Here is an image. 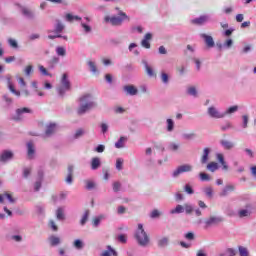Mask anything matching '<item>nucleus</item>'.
<instances>
[{"mask_svg": "<svg viewBox=\"0 0 256 256\" xmlns=\"http://www.w3.org/2000/svg\"><path fill=\"white\" fill-rule=\"evenodd\" d=\"M80 104L77 109L78 115H85L87 111H91V109H95L97 107V102L93 99V95L91 94H84L79 99Z\"/></svg>", "mask_w": 256, "mask_h": 256, "instance_id": "f257e3e1", "label": "nucleus"}, {"mask_svg": "<svg viewBox=\"0 0 256 256\" xmlns=\"http://www.w3.org/2000/svg\"><path fill=\"white\" fill-rule=\"evenodd\" d=\"M124 21H131V18L127 16V13L123 11L118 12V16H105L104 23H109L112 27H121Z\"/></svg>", "mask_w": 256, "mask_h": 256, "instance_id": "f03ea898", "label": "nucleus"}, {"mask_svg": "<svg viewBox=\"0 0 256 256\" xmlns=\"http://www.w3.org/2000/svg\"><path fill=\"white\" fill-rule=\"evenodd\" d=\"M135 239L140 247H147V245H149L151 239L147 232H145L143 224H138V228L135 232Z\"/></svg>", "mask_w": 256, "mask_h": 256, "instance_id": "7ed1b4c3", "label": "nucleus"}, {"mask_svg": "<svg viewBox=\"0 0 256 256\" xmlns=\"http://www.w3.org/2000/svg\"><path fill=\"white\" fill-rule=\"evenodd\" d=\"M67 91H71V82L67 74H63L61 84L57 87V93L60 97H65Z\"/></svg>", "mask_w": 256, "mask_h": 256, "instance_id": "20e7f679", "label": "nucleus"}, {"mask_svg": "<svg viewBox=\"0 0 256 256\" xmlns=\"http://www.w3.org/2000/svg\"><path fill=\"white\" fill-rule=\"evenodd\" d=\"M193 171V165L191 164H182L178 166L173 172L172 177L173 179H177L180 175H183V173H191Z\"/></svg>", "mask_w": 256, "mask_h": 256, "instance_id": "39448f33", "label": "nucleus"}, {"mask_svg": "<svg viewBox=\"0 0 256 256\" xmlns=\"http://www.w3.org/2000/svg\"><path fill=\"white\" fill-rule=\"evenodd\" d=\"M225 114L226 113L219 111L215 106H210L207 109V115L211 119H225Z\"/></svg>", "mask_w": 256, "mask_h": 256, "instance_id": "423d86ee", "label": "nucleus"}, {"mask_svg": "<svg viewBox=\"0 0 256 256\" xmlns=\"http://www.w3.org/2000/svg\"><path fill=\"white\" fill-rule=\"evenodd\" d=\"M27 113H33V110L28 107L18 108L16 113L12 116V119L13 121H22V119L25 117V114Z\"/></svg>", "mask_w": 256, "mask_h": 256, "instance_id": "0eeeda50", "label": "nucleus"}, {"mask_svg": "<svg viewBox=\"0 0 256 256\" xmlns=\"http://www.w3.org/2000/svg\"><path fill=\"white\" fill-rule=\"evenodd\" d=\"M237 215L240 219H244V217H251V215H253V205L246 204L244 209L238 210Z\"/></svg>", "mask_w": 256, "mask_h": 256, "instance_id": "6e6552de", "label": "nucleus"}, {"mask_svg": "<svg viewBox=\"0 0 256 256\" xmlns=\"http://www.w3.org/2000/svg\"><path fill=\"white\" fill-rule=\"evenodd\" d=\"M211 17L207 14L201 15L197 18H194L191 20L192 25H198L199 27L205 25L206 23H209V20Z\"/></svg>", "mask_w": 256, "mask_h": 256, "instance_id": "1a4fd4ad", "label": "nucleus"}, {"mask_svg": "<svg viewBox=\"0 0 256 256\" xmlns=\"http://www.w3.org/2000/svg\"><path fill=\"white\" fill-rule=\"evenodd\" d=\"M224 219L222 216H210L205 220L206 227H212V225H219V223H223Z\"/></svg>", "mask_w": 256, "mask_h": 256, "instance_id": "9d476101", "label": "nucleus"}, {"mask_svg": "<svg viewBox=\"0 0 256 256\" xmlns=\"http://www.w3.org/2000/svg\"><path fill=\"white\" fill-rule=\"evenodd\" d=\"M13 157H15V154H13V151L4 150L0 154V163H7L8 161H11Z\"/></svg>", "mask_w": 256, "mask_h": 256, "instance_id": "9b49d317", "label": "nucleus"}, {"mask_svg": "<svg viewBox=\"0 0 256 256\" xmlns=\"http://www.w3.org/2000/svg\"><path fill=\"white\" fill-rule=\"evenodd\" d=\"M151 39H153V34H151V32L146 33L141 41V46L144 47V49H151V43H149Z\"/></svg>", "mask_w": 256, "mask_h": 256, "instance_id": "f8f14e48", "label": "nucleus"}, {"mask_svg": "<svg viewBox=\"0 0 256 256\" xmlns=\"http://www.w3.org/2000/svg\"><path fill=\"white\" fill-rule=\"evenodd\" d=\"M123 91H125L126 95H130L131 97H135L139 90L134 85H126L123 87Z\"/></svg>", "mask_w": 256, "mask_h": 256, "instance_id": "ddd939ff", "label": "nucleus"}, {"mask_svg": "<svg viewBox=\"0 0 256 256\" xmlns=\"http://www.w3.org/2000/svg\"><path fill=\"white\" fill-rule=\"evenodd\" d=\"M21 13L25 19H29L30 21H33L35 19V12L31 11V9L27 7L21 8Z\"/></svg>", "mask_w": 256, "mask_h": 256, "instance_id": "4468645a", "label": "nucleus"}, {"mask_svg": "<svg viewBox=\"0 0 256 256\" xmlns=\"http://www.w3.org/2000/svg\"><path fill=\"white\" fill-rule=\"evenodd\" d=\"M201 39H204L205 44L209 48L215 47V40H213V36H209L205 33L200 34Z\"/></svg>", "mask_w": 256, "mask_h": 256, "instance_id": "2eb2a0df", "label": "nucleus"}, {"mask_svg": "<svg viewBox=\"0 0 256 256\" xmlns=\"http://www.w3.org/2000/svg\"><path fill=\"white\" fill-rule=\"evenodd\" d=\"M233 191H235V185L228 184L222 189V191L219 193V196L227 197V195H229L230 193H233Z\"/></svg>", "mask_w": 256, "mask_h": 256, "instance_id": "dca6fc26", "label": "nucleus"}, {"mask_svg": "<svg viewBox=\"0 0 256 256\" xmlns=\"http://www.w3.org/2000/svg\"><path fill=\"white\" fill-rule=\"evenodd\" d=\"M64 30H65V24H63L61 20H56L53 33H55L56 35H61V33H63Z\"/></svg>", "mask_w": 256, "mask_h": 256, "instance_id": "f3484780", "label": "nucleus"}, {"mask_svg": "<svg viewBox=\"0 0 256 256\" xmlns=\"http://www.w3.org/2000/svg\"><path fill=\"white\" fill-rule=\"evenodd\" d=\"M211 153V148H204L202 152V156L200 159V163L202 165H206V163L209 161V154Z\"/></svg>", "mask_w": 256, "mask_h": 256, "instance_id": "a211bd4d", "label": "nucleus"}, {"mask_svg": "<svg viewBox=\"0 0 256 256\" xmlns=\"http://www.w3.org/2000/svg\"><path fill=\"white\" fill-rule=\"evenodd\" d=\"M7 81H8V89L10 93L13 95H16V97H21V92L19 90L15 89V86H13V83H11V76H7Z\"/></svg>", "mask_w": 256, "mask_h": 256, "instance_id": "6ab92c4d", "label": "nucleus"}, {"mask_svg": "<svg viewBox=\"0 0 256 256\" xmlns=\"http://www.w3.org/2000/svg\"><path fill=\"white\" fill-rule=\"evenodd\" d=\"M57 130V125L55 123H51L46 127L45 131V137H51L55 134V131Z\"/></svg>", "mask_w": 256, "mask_h": 256, "instance_id": "aec40b11", "label": "nucleus"}, {"mask_svg": "<svg viewBox=\"0 0 256 256\" xmlns=\"http://www.w3.org/2000/svg\"><path fill=\"white\" fill-rule=\"evenodd\" d=\"M107 250L103 251L100 256H119L117 250L113 249L110 245L106 247Z\"/></svg>", "mask_w": 256, "mask_h": 256, "instance_id": "412c9836", "label": "nucleus"}, {"mask_svg": "<svg viewBox=\"0 0 256 256\" xmlns=\"http://www.w3.org/2000/svg\"><path fill=\"white\" fill-rule=\"evenodd\" d=\"M220 145L221 147H223V149H226L227 151H231V149L235 147V143L225 139L220 140Z\"/></svg>", "mask_w": 256, "mask_h": 256, "instance_id": "4be33fe9", "label": "nucleus"}, {"mask_svg": "<svg viewBox=\"0 0 256 256\" xmlns=\"http://www.w3.org/2000/svg\"><path fill=\"white\" fill-rule=\"evenodd\" d=\"M27 155L29 159H33L35 156V144H33V142L27 143Z\"/></svg>", "mask_w": 256, "mask_h": 256, "instance_id": "5701e85b", "label": "nucleus"}, {"mask_svg": "<svg viewBox=\"0 0 256 256\" xmlns=\"http://www.w3.org/2000/svg\"><path fill=\"white\" fill-rule=\"evenodd\" d=\"M181 149V144L176 142H170L168 144V151H171V153H179V150Z\"/></svg>", "mask_w": 256, "mask_h": 256, "instance_id": "b1692460", "label": "nucleus"}, {"mask_svg": "<svg viewBox=\"0 0 256 256\" xmlns=\"http://www.w3.org/2000/svg\"><path fill=\"white\" fill-rule=\"evenodd\" d=\"M56 219L58 221H65V208L63 207H58L56 210Z\"/></svg>", "mask_w": 256, "mask_h": 256, "instance_id": "393cba45", "label": "nucleus"}, {"mask_svg": "<svg viewBox=\"0 0 256 256\" xmlns=\"http://www.w3.org/2000/svg\"><path fill=\"white\" fill-rule=\"evenodd\" d=\"M142 63L144 65V69H145L148 77H155V72L153 71V68H151V66H149V63L147 62V60H142Z\"/></svg>", "mask_w": 256, "mask_h": 256, "instance_id": "a878e982", "label": "nucleus"}, {"mask_svg": "<svg viewBox=\"0 0 256 256\" xmlns=\"http://www.w3.org/2000/svg\"><path fill=\"white\" fill-rule=\"evenodd\" d=\"M166 131L168 133L175 131V121L171 118L166 119Z\"/></svg>", "mask_w": 256, "mask_h": 256, "instance_id": "bb28decb", "label": "nucleus"}, {"mask_svg": "<svg viewBox=\"0 0 256 256\" xmlns=\"http://www.w3.org/2000/svg\"><path fill=\"white\" fill-rule=\"evenodd\" d=\"M181 213H185V205L178 204L172 210H170L171 215H179Z\"/></svg>", "mask_w": 256, "mask_h": 256, "instance_id": "cd10ccee", "label": "nucleus"}, {"mask_svg": "<svg viewBox=\"0 0 256 256\" xmlns=\"http://www.w3.org/2000/svg\"><path fill=\"white\" fill-rule=\"evenodd\" d=\"M48 241L51 247H57V245H61V238L58 236L52 235L48 238Z\"/></svg>", "mask_w": 256, "mask_h": 256, "instance_id": "c85d7f7f", "label": "nucleus"}, {"mask_svg": "<svg viewBox=\"0 0 256 256\" xmlns=\"http://www.w3.org/2000/svg\"><path fill=\"white\" fill-rule=\"evenodd\" d=\"M101 167V159L99 157H94L91 160V169L92 171H97Z\"/></svg>", "mask_w": 256, "mask_h": 256, "instance_id": "c756f323", "label": "nucleus"}, {"mask_svg": "<svg viewBox=\"0 0 256 256\" xmlns=\"http://www.w3.org/2000/svg\"><path fill=\"white\" fill-rule=\"evenodd\" d=\"M86 63H87V66L89 67V71L91 73H93L94 75L98 73L97 62H95L93 60H88Z\"/></svg>", "mask_w": 256, "mask_h": 256, "instance_id": "7c9ffc66", "label": "nucleus"}, {"mask_svg": "<svg viewBox=\"0 0 256 256\" xmlns=\"http://www.w3.org/2000/svg\"><path fill=\"white\" fill-rule=\"evenodd\" d=\"M85 189L87 191H93V189H95L97 187V183H95V181L93 180H85Z\"/></svg>", "mask_w": 256, "mask_h": 256, "instance_id": "2f4dec72", "label": "nucleus"}, {"mask_svg": "<svg viewBox=\"0 0 256 256\" xmlns=\"http://www.w3.org/2000/svg\"><path fill=\"white\" fill-rule=\"evenodd\" d=\"M125 143H127V137L121 136L115 143L116 149H123V147H125Z\"/></svg>", "mask_w": 256, "mask_h": 256, "instance_id": "473e14b6", "label": "nucleus"}, {"mask_svg": "<svg viewBox=\"0 0 256 256\" xmlns=\"http://www.w3.org/2000/svg\"><path fill=\"white\" fill-rule=\"evenodd\" d=\"M58 64H59V57L53 56L52 59H50L48 62V67L49 69H55V67H57Z\"/></svg>", "mask_w": 256, "mask_h": 256, "instance_id": "72a5a7b5", "label": "nucleus"}, {"mask_svg": "<svg viewBox=\"0 0 256 256\" xmlns=\"http://www.w3.org/2000/svg\"><path fill=\"white\" fill-rule=\"evenodd\" d=\"M206 169L211 173H215V171L219 169V164H217V162H210L207 164Z\"/></svg>", "mask_w": 256, "mask_h": 256, "instance_id": "f704fd0d", "label": "nucleus"}, {"mask_svg": "<svg viewBox=\"0 0 256 256\" xmlns=\"http://www.w3.org/2000/svg\"><path fill=\"white\" fill-rule=\"evenodd\" d=\"M83 135H85V129L79 128L75 131L72 138L73 139H81V137H83Z\"/></svg>", "mask_w": 256, "mask_h": 256, "instance_id": "c9c22d12", "label": "nucleus"}, {"mask_svg": "<svg viewBox=\"0 0 256 256\" xmlns=\"http://www.w3.org/2000/svg\"><path fill=\"white\" fill-rule=\"evenodd\" d=\"M56 54L58 57H65L67 55V50L63 46L56 47Z\"/></svg>", "mask_w": 256, "mask_h": 256, "instance_id": "e433bc0d", "label": "nucleus"}, {"mask_svg": "<svg viewBox=\"0 0 256 256\" xmlns=\"http://www.w3.org/2000/svg\"><path fill=\"white\" fill-rule=\"evenodd\" d=\"M158 247H167L169 245V238L168 237H162L158 240L157 243Z\"/></svg>", "mask_w": 256, "mask_h": 256, "instance_id": "4c0bfd02", "label": "nucleus"}, {"mask_svg": "<svg viewBox=\"0 0 256 256\" xmlns=\"http://www.w3.org/2000/svg\"><path fill=\"white\" fill-rule=\"evenodd\" d=\"M186 93L190 97H197V88L195 86L188 87Z\"/></svg>", "mask_w": 256, "mask_h": 256, "instance_id": "58836bf2", "label": "nucleus"}, {"mask_svg": "<svg viewBox=\"0 0 256 256\" xmlns=\"http://www.w3.org/2000/svg\"><path fill=\"white\" fill-rule=\"evenodd\" d=\"M195 137H197V134L195 132L182 134V138L185 139L186 141H191L195 139Z\"/></svg>", "mask_w": 256, "mask_h": 256, "instance_id": "ea45409f", "label": "nucleus"}, {"mask_svg": "<svg viewBox=\"0 0 256 256\" xmlns=\"http://www.w3.org/2000/svg\"><path fill=\"white\" fill-rule=\"evenodd\" d=\"M160 78H161V81L164 85H168L169 84V74L162 71L161 74H160Z\"/></svg>", "mask_w": 256, "mask_h": 256, "instance_id": "a19ab883", "label": "nucleus"}, {"mask_svg": "<svg viewBox=\"0 0 256 256\" xmlns=\"http://www.w3.org/2000/svg\"><path fill=\"white\" fill-rule=\"evenodd\" d=\"M184 211L186 213V215H191V213H193V211H195V207L191 204H184Z\"/></svg>", "mask_w": 256, "mask_h": 256, "instance_id": "79ce46f5", "label": "nucleus"}, {"mask_svg": "<svg viewBox=\"0 0 256 256\" xmlns=\"http://www.w3.org/2000/svg\"><path fill=\"white\" fill-rule=\"evenodd\" d=\"M203 192L205 193L206 197H208V199H213V188L211 186L204 188Z\"/></svg>", "mask_w": 256, "mask_h": 256, "instance_id": "37998d69", "label": "nucleus"}, {"mask_svg": "<svg viewBox=\"0 0 256 256\" xmlns=\"http://www.w3.org/2000/svg\"><path fill=\"white\" fill-rule=\"evenodd\" d=\"M237 111H239V106H232L229 107L224 113L225 117H227V115H233V113H237Z\"/></svg>", "mask_w": 256, "mask_h": 256, "instance_id": "c03bdc74", "label": "nucleus"}, {"mask_svg": "<svg viewBox=\"0 0 256 256\" xmlns=\"http://www.w3.org/2000/svg\"><path fill=\"white\" fill-rule=\"evenodd\" d=\"M80 25H81V27L83 29V32L86 33V34H89V33H91V31H93L91 26H89V24H87L85 22H81Z\"/></svg>", "mask_w": 256, "mask_h": 256, "instance_id": "a18cd8bd", "label": "nucleus"}, {"mask_svg": "<svg viewBox=\"0 0 256 256\" xmlns=\"http://www.w3.org/2000/svg\"><path fill=\"white\" fill-rule=\"evenodd\" d=\"M8 45L12 48V49H19V43L17 42V40L13 39V38H9L8 39Z\"/></svg>", "mask_w": 256, "mask_h": 256, "instance_id": "49530a36", "label": "nucleus"}, {"mask_svg": "<svg viewBox=\"0 0 256 256\" xmlns=\"http://www.w3.org/2000/svg\"><path fill=\"white\" fill-rule=\"evenodd\" d=\"M251 51H253V46L251 44L245 45L242 50H241V54L242 55H247V53H251Z\"/></svg>", "mask_w": 256, "mask_h": 256, "instance_id": "de8ad7c7", "label": "nucleus"}, {"mask_svg": "<svg viewBox=\"0 0 256 256\" xmlns=\"http://www.w3.org/2000/svg\"><path fill=\"white\" fill-rule=\"evenodd\" d=\"M238 252L240 256H249V250L244 246H238Z\"/></svg>", "mask_w": 256, "mask_h": 256, "instance_id": "09e8293b", "label": "nucleus"}, {"mask_svg": "<svg viewBox=\"0 0 256 256\" xmlns=\"http://www.w3.org/2000/svg\"><path fill=\"white\" fill-rule=\"evenodd\" d=\"M66 21H69L70 23L73 21H81V17L68 13V14H66Z\"/></svg>", "mask_w": 256, "mask_h": 256, "instance_id": "8fccbe9b", "label": "nucleus"}, {"mask_svg": "<svg viewBox=\"0 0 256 256\" xmlns=\"http://www.w3.org/2000/svg\"><path fill=\"white\" fill-rule=\"evenodd\" d=\"M89 221V210H86L80 220V225H85Z\"/></svg>", "mask_w": 256, "mask_h": 256, "instance_id": "3c124183", "label": "nucleus"}, {"mask_svg": "<svg viewBox=\"0 0 256 256\" xmlns=\"http://www.w3.org/2000/svg\"><path fill=\"white\" fill-rule=\"evenodd\" d=\"M191 59L193 63L196 65V71H201V65H202L201 59L196 57H192Z\"/></svg>", "mask_w": 256, "mask_h": 256, "instance_id": "603ef678", "label": "nucleus"}, {"mask_svg": "<svg viewBox=\"0 0 256 256\" xmlns=\"http://www.w3.org/2000/svg\"><path fill=\"white\" fill-rule=\"evenodd\" d=\"M184 192H186L187 195H193L195 193V190H193V187L190 186V184H185Z\"/></svg>", "mask_w": 256, "mask_h": 256, "instance_id": "864d4df0", "label": "nucleus"}, {"mask_svg": "<svg viewBox=\"0 0 256 256\" xmlns=\"http://www.w3.org/2000/svg\"><path fill=\"white\" fill-rule=\"evenodd\" d=\"M200 181H211V176L205 172L199 174Z\"/></svg>", "mask_w": 256, "mask_h": 256, "instance_id": "5fc2aeb1", "label": "nucleus"}, {"mask_svg": "<svg viewBox=\"0 0 256 256\" xmlns=\"http://www.w3.org/2000/svg\"><path fill=\"white\" fill-rule=\"evenodd\" d=\"M184 239H186V241H195V233L193 232H187L184 235Z\"/></svg>", "mask_w": 256, "mask_h": 256, "instance_id": "6e6d98bb", "label": "nucleus"}, {"mask_svg": "<svg viewBox=\"0 0 256 256\" xmlns=\"http://www.w3.org/2000/svg\"><path fill=\"white\" fill-rule=\"evenodd\" d=\"M116 169L117 171L123 170V158H117L116 160Z\"/></svg>", "mask_w": 256, "mask_h": 256, "instance_id": "4d7b16f0", "label": "nucleus"}, {"mask_svg": "<svg viewBox=\"0 0 256 256\" xmlns=\"http://www.w3.org/2000/svg\"><path fill=\"white\" fill-rule=\"evenodd\" d=\"M100 129H101V133L103 135H105V133H107V131H109V124L103 122L100 124Z\"/></svg>", "mask_w": 256, "mask_h": 256, "instance_id": "13d9d810", "label": "nucleus"}, {"mask_svg": "<svg viewBox=\"0 0 256 256\" xmlns=\"http://www.w3.org/2000/svg\"><path fill=\"white\" fill-rule=\"evenodd\" d=\"M242 127L243 129H247L248 125H249V116L247 115H243L242 116Z\"/></svg>", "mask_w": 256, "mask_h": 256, "instance_id": "bf43d9fd", "label": "nucleus"}, {"mask_svg": "<svg viewBox=\"0 0 256 256\" xmlns=\"http://www.w3.org/2000/svg\"><path fill=\"white\" fill-rule=\"evenodd\" d=\"M24 73L26 77H31V73H33V65L26 66V68L24 69Z\"/></svg>", "mask_w": 256, "mask_h": 256, "instance_id": "052dcab7", "label": "nucleus"}, {"mask_svg": "<svg viewBox=\"0 0 256 256\" xmlns=\"http://www.w3.org/2000/svg\"><path fill=\"white\" fill-rule=\"evenodd\" d=\"M223 47H224V49H231V47H233V39H227L223 43Z\"/></svg>", "mask_w": 256, "mask_h": 256, "instance_id": "680f3d73", "label": "nucleus"}, {"mask_svg": "<svg viewBox=\"0 0 256 256\" xmlns=\"http://www.w3.org/2000/svg\"><path fill=\"white\" fill-rule=\"evenodd\" d=\"M151 219H157L159 217H161V212H159V210L154 209L151 214H150Z\"/></svg>", "mask_w": 256, "mask_h": 256, "instance_id": "e2e57ef3", "label": "nucleus"}, {"mask_svg": "<svg viewBox=\"0 0 256 256\" xmlns=\"http://www.w3.org/2000/svg\"><path fill=\"white\" fill-rule=\"evenodd\" d=\"M11 239H12V241H15V243L23 242V236H21V235H12Z\"/></svg>", "mask_w": 256, "mask_h": 256, "instance_id": "0e129e2a", "label": "nucleus"}, {"mask_svg": "<svg viewBox=\"0 0 256 256\" xmlns=\"http://www.w3.org/2000/svg\"><path fill=\"white\" fill-rule=\"evenodd\" d=\"M113 191L114 193H119V191H121V182L113 183Z\"/></svg>", "mask_w": 256, "mask_h": 256, "instance_id": "69168bd1", "label": "nucleus"}, {"mask_svg": "<svg viewBox=\"0 0 256 256\" xmlns=\"http://www.w3.org/2000/svg\"><path fill=\"white\" fill-rule=\"evenodd\" d=\"M73 245H74L75 249H78V250L82 249L83 248V241L77 239V240L74 241Z\"/></svg>", "mask_w": 256, "mask_h": 256, "instance_id": "338daca9", "label": "nucleus"}, {"mask_svg": "<svg viewBox=\"0 0 256 256\" xmlns=\"http://www.w3.org/2000/svg\"><path fill=\"white\" fill-rule=\"evenodd\" d=\"M226 253L228 256H235L237 255V250H235L234 248H228L226 249Z\"/></svg>", "mask_w": 256, "mask_h": 256, "instance_id": "774afa93", "label": "nucleus"}]
</instances>
